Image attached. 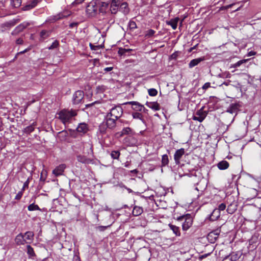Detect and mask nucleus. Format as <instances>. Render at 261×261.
I'll return each instance as SVG.
<instances>
[{
  "mask_svg": "<svg viewBox=\"0 0 261 261\" xmlns=\"http://www.w3.org/2000/svg\"><path fill=\"white\" fill-rule=\"evenodd\" d=\"M79 24V23L77 22H72L69 24V28H77Z\"/></svg>",
  "mask_w": 261,
  "mask_h": 261,
  "instance_id": "864d4df0",
  "label": "nucleus"
},
{
  "mask_svg": "<svg viewBox=\"0 0 261 261\" xmlns=\"http://www.w3.org/2000/svg\"><path fill=\"white\" fill-rule=\"evenodd\" d=\"M177 57V53L176 52L175 53H174L173 54H172L171 56V57L173 59H176Z\"/></svg>",
  "mask_w": 261,
  "mask_h": 261,
  "instance_id": "e2e57ef3",
  "label": "nucleus"
},
{
  "mask_svg": "<svg viewBox=\"0 0 261 261\" xmlns=\"http://www.w3.org/2000/svg\"><path fill=\"white\" fill-rule=\"evenodd\" d=\"M113 69V67H106L104 69V71L106 72H109L112 70Z\"/></svg>",
  "mask_w": 261,
  "mask_h": 261,
  "instance_id": "680f3d73",
  "label": "nucleus"
},
{
  "mask_svg": "<svg viewBox=\"0 0 261 261\" xmlns=\"http://www.w3.org/2000/svg\"><path fill=\"white\" fill-rule=\"evenodd\" d=\"M17 21L14 19L0 24V32L3 33L9 30L11 28L14 26Z\"/></svg>",
  "mask_w": 261,
  "mask_h": 261,
  "instance_id": "423d86ee",
  "label": "nucleus"
},
{
  "mask_svg": "<svg viewBox=\"0 0 261 261\" xmlns=\"http://www.w3.org/2000/svg\"><path fill=\"white\" fill-rule=\"evenodd\" d=\"M185 153V149L184 148H180L176 151L174 155V159L175 163L178 165L180 163V160L182 156Z\"/></svg>",
  "mask_w": 261,
  "mask_h": 261,
  "instance_id": "1a4fd4ad",
  "label": "nucleus"
},
{
  "mask_svg": "<svg viewBox=\"0 0 261 261\" xmlns=\"http://www.w3.org/2000/svg\"><path fill=\"white\" fill-rule=\"evenodd\" d=\"M76 130L79 133H86L88 130L87 125L86 123H80L77 126Z\"/></svg>",
  "mask_w": 261,
  "mask_h": 261,
  "instance_id": "6ab92c4d",
  "label": "nucleus"
},
{
  "mask_svg": "<svg viewBox=\"0 0 261 261\" xmlns=\"http://www.w3.org/2000/svg\"><path fill=\"white\" fill-rule=\"evenodd\" d=\"M30 25L29 22H24L19 25H18L16 28V30L18 32L22 31L24 29H25L27 27Z\"/></svg>",
  "mask_w": 261,
  "mask_h": 261,
  "instance_id": "7c9ffc66",
  "label": "nucleus"
},
{
  "mask_svg": "<svg viewBox=\"0 0 261 261\" xmlns=\"http://www.w3.org/2000/svg\"><path fill=\"white\" fill-rule=\"evenodd\" d=\"M210 254V253H207V254H204L203 255H202L200 256V259H203L204 258H205L207 256H208Z\"/></svg>",
  "mask_w": 261,
  "mask_h": 261,
  "instance_id": "0e129e2a",
  "label": "nucleus"
},
{
  "mask_svg": "<svg viewBox=\"0 0 261 261\" xmlns=\"http://www.w3.org/2000/svg\"><path fill=\"white\" fill-rule=\"evenodd\" d=\"M132 51H133V49H125V48H120L119 49L118 54L121 56H125L127 54V53H128V55Z\"/></svg>",
  "mask_w": 261,
  "mask_h": 261,
  "instance_id": "393cba45",
  "label": "nucleus"
},
{
  "mask_svg": "<svg viewBox=\"0 0 261 261\" xmlns=\"http://www.w3.org/2000/svg\"><path fill=\"white\" fill-rule=\"evenodd\" d=\"M178 20V18H175V19H171L168 22V24L171 25L173 30H175L177 28Z\"/></svg>",
  "mask_w": 261,
  "mask_h": 261,
  "instance_id": "a878e982",
  "label": "nucleus"
},
{
  "mask_svg": "<svg viewBox=\"0 0 261 261\" xmlns=\"http://www.w3.org/2000/svg\"><path fill=\"white\" fill-rule=\"evenodd\" d=\"M72 115H59V118L64 124L68 122L71 119Z\"/></svg>",
  "mask_w": 261,
  "mask_h": 261,
  "instance_id": "bb28decb",
  "label": "nucleus"
},
{
  "mask_svg": "<svg viewBox=\"0 0 261 261\" xmlns=\"http://www.w3.org/2000/svg\"><path fill=\"white\" fill-rule=\"evenodd\" d=\"M212 234H214L215 235H218L219 234V230H216L213 232H211L209 233V236H212Z\"/></svg>",
  "mask_w": 261,
  "mask_h": 261,
  "instance_id": "052dcab7",
  "label": "nucleus"
},
{
  "mask_svg": "<svg viewBox=\"0 0 261 261\" xmlns=\"http://www.w3.org/2000/svg\"><path fill=\"white\" fill-rule=\"evenodd\" d=\"M51 32L47 30H42L40 33V37L41 40H44L47 38L50 35Z\"/></svg>",
  "mask_w": 261,
  "mask_h": 261,
  "instance_id": "4be33fe9",
  "label": "nucleus"
},
{
  "mask_svg": "<svg viewBox=\"0 0 261 261\" xmlns=\"http://www.w3.org/2000/svg\"><path fill=\"white\" fill-rule=\"evenodd\" d=\"M120 152L119 151H112L111 153V157L114 159H118L120 156Z\"/></svg>",
  "mask_w": 261,
  "mask_h": 261,
  "instance_id": "4c0bfd02",
  "label": "nucleus"
},
{
  "mask_svg": "<svg viewBox=\"0 0 261 261\" xmlns=\"http://www.w3.org/2000/svg\"><path fill=\"white\" fill-rule=\"evenodd\" d=\"M143 212V210L142 207L138 206H135L133 208L132 213L134 216H138L142 214Z\"/></svg>",
  "mask_w": 261,
  "mask_h": 261,
  "instance_id": "412c9836",
  "label": "nucleus"
},
{
  "mask_svg": "<svg viewBox=\"0 0 261 261\" xmlns=\"http://www.w3.org/2000/svg\"><path fill=\"white\" fill-rule=\"evenodd\" d=\"M169 163L168 156L167 154H164L162 158V166H165Z\"/></svg>",
  "mask_w": 261,
  "mask_h": 261,
  "instance_id": "72a5a7b5",
  "label": "nucleus"
},
{
  "mask_svg": "<svg viewBox=\"0 0 261 261\" xmlns=\"http://www.w3.org/2000/svg\"><path fill=\"white\" fill-rule=\"evenodd\" d=\"M155 33V32L153 30L149 29V30H148L147 31L145 36L147 37H152L154 35Z\"/></svg>",
  "mask_w": 261,
  "mask_h": 261,
  "instance_id": "79ce46f5",
  "label": "nucleus"
},
{
  "mask_svg": "<svg viewBox=\"0 0 261 261\" xmlns=\"http://www.w3.org/2000/svg\"><path fill=\"white\" fill-rule=\"evenodd\" d=\"M33 8L32 6H31V5L30 3H29L27 5H25L24 7H23V10L24 11H28L31 9H32Z\"/></svg>",
  "mask_w": 261,
  "mask_h": 261,
  "instance_id": "8fccbe9b",
  "label": "nucleus"
},
{
  "mask_svg": "<svg viewBox=\"0 0 261 261\" xmlns=\"http://www.w3.org/2000/svg\"><path fill=\"white\" fill-rule=\"evenodd\" d=\"M106 90V87L103 85L98 86L96 87L97 93H102Z\"/></svg>",
  "mask_w": 261,
  "mask_h": 261,
  "instance_id": "37998d69",
  "label": "nucleus"
},
{
  "mask_svg": "<svg viewBox=\"0 0 261 261\" xmlns=\"http://www.w3.org/2000/svg\"><path fill=\"white\" fill-rule=\"evenodd\" d=\"M217 167L220 170H225L229 167V163L226 161H222L218 163Z\"/></svg>",
  "mask_w": 261,
  "mask_h": 261,
  "instance_id": "aec40b11",
  "label": "nucleus"
},
{
  "mask_svg": "<svg viewBox=\"0 0 261 261\" xmlns=\"http://www.w3.org/2000/svg\"><path fill=\"white\" fill-rule=\"evenodd\" d=\"M118 117L116 115H107L105 118L106 125L109 128H113L116 126V121Z\"/></svg>",
  "mask_w": 261,
  "mask_h": 261,
  "instance_id": "39448f33",
  "label": "nucleus"
},
{
  "mask_svg": "<svg viewBox=\"0 0 261 261\" xmlns=\"http://www.w3.org/2000/svg\"><path fill=\"white\" fill-rule=\"evenodd\" d=\"M98 3L97 1H92L90 2L86 7V12L90 17L95 16L98 12Z\"/></svg>",
  "mask_w": 261,
  "mask_h": 261,
  "instance_id": "f257e3e1",
  "label": "nucleus"
},
{
  "mask_svg": "<svg viewBox=\"0 0 261 261\" xmlns=\"http://www.w3.org/2000/svg\"><path fill=\"white\" fill-rule=\"evenodd\" d=\"M234 5V4H230L229 5H227V6H222V7H221L220 8V10H227L228 9H229L230 8H231Z\"/></svg>",
  "mask_w": 261,
  "mask_h": 261,
  "instance_id": "09e8293b",
  "label": "nucleus"
},
{
  "mask_svg": "<svg viewBox=\"0 0 261 261\" xmlns=\"http://www.w3.org/2000/svg\"><path fill=\"white\" fill-rule=\"evenodd\" d=\"M205 116L206 115H192L191 118H190L189 119H193L201 122L205 119Z\"/></svg>",
  "mask_w": 261,
  "mask_h": 261,
  "instance_id": "cd10ccee",
  "label": "nucleus"
},
{
  "mask_svg": "<svg viewBox=\"0 0 261 261\" xmlns=\"http://www.w3.org/2000/svg\"><path fill=\"white\" fill-rule=\"evenodd\" d=\"M204 60V57L196 58L192 60L189 64V68L194 67V66L197 65L199 63H200L201 61H203Z\"/></svg>",
  "mask_w": 261,
  "mask_h": 261,
  "instance_id": "2eb2a0df",
  "label": "nucleus"
},
{
  "mask_svg": "<svg viewBox=\"0 0 261 261\" xmlns=\"http://www.w3.org/2000/svg\"><path fill=\"white\" fill-rule=\"evenodd\" d=\"M84 92L82 90L76 91L72 96V103L74 105H78L84 102Z\"/></svg>",
  "mask_w": 261,
  "mask_h": 261,
  "instance_id": "7ed1b4c3",
  "label": "nucleus"
},
{
  "mask_svg": "<svg viewBox=\"0 0 261 261\" xmlns=\"http://www.w3.org/2000/svg\"><path fill=\"white\" fill-rule=\"evenodd\" d=\"M77 160L79 162L84 164H88L91 161L89 159H88L85 156L81 155H79L77 156Z\"/></svg>",
  "mask_w": 261,
  "mask_h": 261,
  "instance_id": "5701e85b",
  "label": "nucleus"
},
{
  "mask_svg": "<svg viewBox=\"0 0 261 261\" xmlns=\"http://www.w3.org/2000/svg\"><path fill=\"white\" fill-rule=\"evenodd\" d=\"M258 194L257 191L255 189H249L246 193L247 199H252L257 196Z\"/></svg>",
  "mask_w": 261,
  "mask_h": 261,
  "instance_id": "9d476101",
  "label": "nucleus"
},
{
  "mask_svg": "<svg viewBox=\"0 0 261 261\" xmlns=\"http://www.w3.org/2000/svg\"><path fill=\"white\" fill-rule=\"evenodd\" d=\"M111 0H107L106 2H101L100 1H97L98 3V12L105 13L107 12V10H108L109 2Z\"/></svg>",
  "mask_w": 261,
  "mask_h": 261,
  "instance_id": "0eeeda50",
  "label": "nucleus"
},
{
  "mask_svg": "<svg viewBox=\"0 0 261 261\" xmlns=\"http://www.w3.org/2000/svg\"><path fill=\"white\" fill-rule=\"evenodd\" d=\"M23 234L24 239H26V241L28 242V243H30L33 241L34 239V233L32 231H27Z\"/></svg>",
  "mask_w": 261,
  "mask_h": 261,
  "instance_id": "f3484780",
  "label": "nucleus"
},
{
  "mask_svg": "<svg viewBox=\"0 0 261 261\" xmlns=\"http://www.w3.org/2000/svg\"><path fill=\"white\" fill-rule=\"evenodd\" d=\"M134 135L127 136L123 140V143L127 146H135L138 144V140L133 136Z\"/></svg>",
  "mask_w": 261,
  "mask_h": 261,
  "instance_id": "20e7f679",
  "label": "nucleus"
},
{
  "mask_svg": "<svg viewBox=\"0 0 261 261\" xmlns=\"http://www.w3.org/2000/svg\"><path fill=\"white\" fill-rule=\"evenodd\" d=\"M27 253L30 256V257H33L35 255V253L34 251L33 248L29 245L27 246Z\"/></svg>",
  "mask_w": 261,
  "mask_h": 261,
  "instance_id": "f704fd0d",
  "label": "nucleus"
},
{
  "mask_svg": "<svg viewBox=\"0 0 261 261\" xmlns=\"http://www.w3.org/2000/svg\"><path fill=\"white\" fill-rule=\"evenodd\" d=\"M59 46V41L57 40H55L54 42H53L51 45L49 47H48V49L50 50L54 49L55 48H57Z\"/></svg>",
  "mask_w": 261,
  "mask_h": 261,
  "instance_id": "ea45409f",
  "label": "nucleus"
},
{
  "mask_svg": "<svg viewBox=\"0 0 261 261\" xmlns=\"http://www.w3.org/2000/svg\"><path fill=\"white\" fill-rule=\"evenodd\" d=\"M220 216V212L219 210L215 209L211 215H210V219L211 221L216 220Z\"/></svg>",
  "mask_w": 261,
  "mask_h": 261,
  "instance_id": "a211bd4d",
  "label": "nucleus"
},
{
  "mask_svg": "<svg viewBox=\"0 0 261 261\" xmlns=\"http://www.w3.org/2000/svg\"><path fill=\"white\" fill-rule=\"evenodd\" d=\"M123 113V109L122 107L120 106H117L111 109V111L110 113H108L107 114H122Z\"/></svg>",
  "mask_w": 261,
  "mask_h": 261,
  "instance_id": "4468645a",
  "label": "nucleus"
},
{
  "mask_svg": "<svg viewBox=\"0 0 261 261\" xmlns=\"http://www.w3.org/2000/svg\"><path fill=\"white\" fill-rule=\"evenodd\" d=\"M42 0H33L29 3L32 6L33 8H35L38 3H40Z\"/></svg>",
  "mask_w": 261,
  "mask_h": 261,
  "instance_id": "a18cd8bd",
  "label": "nucleus"
},
{
  "mask_svg": "<svg viewBox=\"0 0 261 261\" xmlns=\"http://www.w3.org/2000/svg\"><path fill=\"white\" fill-rule=\"evenodd\" d=\"M23 39L21 38H19L16 40V43L17 44H22L23 43Z\"/></svg>",
  "mask_w": 261,
  "mask_h": 261,
  "instance_id": "13d9d810",
  "label": "nucleus"
},
{
  "mask_svg": "<svg viewBox=\"0 0 261 261\" xmlns=\"http://www.w3.org/2000/svg\"><path fill=\"white\" fill-rule=\"evenodd\" d=\"M23 195V191H19L16 195L15 199L16 200H19L22 197V196Z\"/></svg>",
  "mask_w": 261,
  "mask_h": 261,
  "instance_id": "3c124183",
  "label": "nucleus"
},
{
  "mask_svg": "<svg viewBox=\"0 0 261 261\" xmlns=\"http://www.w3.org/2000/svg\"><path fill=\"white\" fill-rule=\"evenodd\" d=\"M128 26L131 31H134L137 28V25L135 21L132 20L129 21Z\"/></svg>",
  "mask_w": 261,
  "mask_h": 261,
  "instance_id": "e433bc0d",
  "label": "nucleus"
},
{
  "mask_svg": "<svg viewBox=\"0 0 261 261\" xmlns=\"http://www.w3.org/2000/svg\"><path fill=\"white\" fill-rule=\"evenodd\" d=\"M148 94L151 96H155L158 94V91L154 88H151L148 90Z\"/></svg>",
  "mask_w": 261,
  "mask_h": 261,
  "instance_id": "58836bf2",
  "label": "nucleus"
},
{
  "mask_svg": "<svg viewBox=\"0 0 261 261\" xmlns=\"http://www.w3.org/2000/svg\"><path fill=\"white\" fill-rule=\"evenodd\" d=\"M29 182V179H28L23 184V188L22 189V191H24L25 188L28 187Z\"/></svg>",
  "mask_w": 261,
  "mask_h": 261,
  "instance_id": "4d7b16f0",
  "label": "nucleus"
},
{
  "mask_svg": "<svg viewBox=\"0 0 261 261\" xmlns=\"http://www.w3.org/2000/svg\"><path fill=\"white\" fill-rule=\"evenodd\" d=\"M248 61L247 59H243L238 61L237 63L231 64L230 66V68H236L240 66L242 64L246 63Z\"/></svg>",
  "mask_w": 261,
  "mask_h": 261,
  "instance_id": "c756f323",
  "label": "nucleus"
},
{
  "mask_svg": "<svg viewBox=\"0 0 261 261\" xmlns=\"http://www.w3.org/2000/svg\"><path fill=\"white\" fill-rule=\"evenodd\" d=\"M28 210L29 211H41L39 206L37 204H35L34 203L30 204L28 206Z\"/></svg>",
  "mask_w": 261,
  "mask_h": 261,
  "instance_id": "2f4dec72",
  "label": "nucleus"
},
{
  "mask_svg": "<svg viewBox=\"0 0 261 261\" xmlns=\"http://www.w3.org/2000/svg\"><path fill=\"white\" fill-rule=\"evenodd\" d=\"M178 221H184L182 227L184 230H188L193 224V218L190 214L181 216L177 218Z\"/></svg>",
  "mask_w": 261,
  "mask_h": 261,
  "instance_id": "f03ea898",
  "label": "nucleus"
},
{
  "mask_svg": "<svg viewBox=\"0 0 261 261\" xmlns=\"http://www.w3.org/2000/svg\"><path fill=\"white\" fill-rule=\"evenodd\" d=\"M255 54V52H254V51H250L249 53V56H252V55H254Z\"/></svg>",
  "mask_w": 261,
  "mask_h": 261,
  "instance_id": "774afa93",
  "label": "nucleus"
},
{
  "mask_svg": "<svg viewBox=\"0 0 261 261\" xmlns=\"http://www.w3.org/2000/svg\"><path fill=\"white\" fill-rule=\"evenodd\" d=\"M90 45L91 48L92 49H95V48H97L98 47V46L92 45L91 44H90Z\"/></svg>",
  "mask_w": 261,
  "mask_h": 261,
  "instance_id": "338daca9",
  "label": "nucleus"
},
{
  "mask_svg": "<svg viewBox=\"0 0 261 261\" xmlns=\"http://www.w3.org/2000/svg\"><path fill=\"white\" fill-rule=\"evenodd\" d=\"M30 49H31L30 48H27V49H24V50H23V51H21L19 52V54H24V53H25L27 52V51H29V50H30Z\"/></svg>",
  "mask_w": 261,
  "mask_h": 261,
  "instance_id": "69168bd1",
  "label": "nucleus"
},
{
  "mask_svg": "<svg viewBox=\"0 0 261 261\" xmlns=\"http://www.w3.org/2000/svg\"><path fill=\"white\" fill-rule=\"evenodd\" d=\"M120 3L119 0H112L111 3V5H117L119 6L120 5Z\"/></svg>",
  "mask_w": 261,
  "mask_h": 261,
  "instance_id": "5fc2aeb1",
  "label": "nucleus"
},
{
  "mask_svg": "<svg viewBox=\"0 0 261 261\" xmlns=\"http://www.w3.org/2000/svg\"><path fill=\"white\" fill-rule=\"evenodd\" d=\"M135 133L132 128L129 127H124L120 132H117L115 134V137L117 138H121L124 135H134Z\"/></svg>",
  "mask_w": 261,
  "mask_h": 261,
  "instance_id": "6e6552de",
  "label": "nucleus"
},
{
  "mask_svg": "<svg viewBox=\"0 0 261 261\" xmlns=\"http://www.w3.org/2000/svg\"><path fill=\"white\" fill-rule=\"evenodd\" d=\"M146 105L149 108L158 111L160 109V105L157 102H147Z\"/></svg>",
  "mask_w": 261,
  "mask_h": 261,
  "instance_id": "dca6fc26",
  "label": "nucleus"
},
{
  "mask_svg": "<svg viewBox=\"0 0 261 261\" xmlns=\"http://www.w3.org/2000/svg\"><path fill=\"white\" fill-rule=\"evenodd\" d=\"M84 149L85 148H89L87 150V153L88 154L92 153H93V150H92V145L90 143L87 142L84 144Z\"/></svg>",
  "mask_w": 261,
  "mask_h": 261,
  "instance_id": "473e14b6",
  "label": "nucleus"
},
{
  "mask_svg": "<svg viewBox=\"0 0 261 261\" xmlns=\"http://www.w3.org/2000/svg\"><path fill=\"white\" fill-rule=\"evenodd\" d=\"M226 208V205L224 203L220 204L217 210H219L220 212L221 211H224Z\"/></svg>",
  "mask_w": 261,
  "mask_h": 261,
  "instance_id": "603ef678",
  "label": "nucleus"
},
{
  "mask_svg": "<svg viewBox=\"0 0 261 261\" xmlns=\"http://www.w3.org/2000/svg\"><path fill=\"white\" fill-rule=\"evenodd\" d=\"M57 114H76V112L75 110H73L72 109H71L70 110L68 109H63Z\"/></svg>",
  "mask_w": 261,
  "mask_h": 261,
  "instance_id": "c85d7f7f",
  "label": "nucleus"
},
{
  "mask_svg": "<svg viewBox=\"0 0 261 261\" xmlns=\"http://www.w3.org/2000/svg\"><path fill=\"white\" fill-rule=\"evenodd\" d=\"M67 15H64L63 13H60L58 14L57 15L54 16V20H58L59 19H61L66 17Z\"/></svg>",
  "mask_w": 261,
  "mask_h": 261,
  "instance_id": "a19ab883",
  "label": "nucleus"
},
{
  "mask_svg": "<svg viewBox=\"0 0 261 261\" xmlns=\"http://www.w3.org/2000/svg\"><path fill=\"white\" fill-rule=\"evenodd\" d=\"M230 259L232 261L236 260L239 258L238 254L233 253L230 255Z\"/></svg>",
  "mask_w": 261,
  "mask_h": 261,
  "instance_id": "49530a36",
  "label": "nucleus"
},
{
  "mask_svg": "<svg viewBox=\"0 0 261 261\" xmlns=\"http://www.w3.org/2000/svg\"><path fill=\"white\" fill-rule=\"evenodd\" d=\"M119 9H120V7L119 6L113 5L111 4L110 5V10L111 11L112 14H116V13L117 12L118 10Z\"/></svg>",
  "mask_w": 261,
  "mask_h": 261,
  "instance_id": "c9c22d12",
  "label": "nucleus"
},
{
  "mask_svg": "<svg viewBox=\"0 0 261 261\" xmlns=\"http://www.w3.org/2000/svg\"><path fill=\"white\" fill-rule=\"evenodd\" d=\"M65 167L66 166L64 164L60 165L53 171V173L56 176H59L62 175L64 172Z\"/></svg>",
  "mask_w": 261,
  "mask_h": 261,
  "instance_id": "9b49d317",
  "label": "nucleus"
},
{
  "mask_svg": "<svg viewBox=\"0 0 261 261\" xmlns=\"http://www.w3.org/2000/svg\"><path fill=\"white\" fill-rule=\"evenodd\" d=\"M240 106L237 103H232L228 108L227 112L229 113H236L237 114L239 109Z\"/></svg>",
  "mask_w": 261,
  "mask_h": 261,
  "instance_id": "ddd939ff",
  "label": "nucleus"
},
{
  "mask_svg": "<svg viewBox=\"0 0 261 261\" xmlns=\"http://www.w3.org/2000/svg\"><path fill=\"white\" fill-rule=\"evenodd\" d=\"M210 83L208 82L205 83L202 86V89L205 90L207 89L210 87Z\"/></svg>",
  "mask_w": 261,
  "mask_h": 261,
  "instance_id": "6e6d98bb",
  "label": "nucleus"
},
{
  "mask_svg": "<svg viewBox=\"0 0 261 261\" xmlns=\"http://www.w3.org/2000/svg\"><path fill=\"white\" fill-rule=\"evenodd\" d=\"M119 7H120V9L122 8L126 9L127 7V5L126 3H123L121 4L120 6H119Z\"/></svg>",
  "mask_w": 261,
  "mask_h": 261,
  "instance_id": "bf43d9fd",
  "label": "nucleus"
},
{
  "mask_svg": "<svg viewBox=\"0 0 261 261\" xmlns=\"http://www.w3.org/2000/svg\"><path fill=\"white\" fill-rule=\"evenodd\" d=\"M169 226L176 236H179L180 235V232L178 227L171 224H169Z\"/></svg>",
  "mask_w": 261,
  "mask_h": 261,
  "instance_id": "b1692460",
  "label": "nucleus"
},
{
  "mask_svg": "<svg viewBox=\"0 0 261 261\" xmlns=\"http://www.w3.org/2000/svg\"><path fill=\"white\" fill-rule=\"evenodd\" d=\"M231 206H232V205L230 204L228 206V207H227V208L226 210L227 212L229 214H232V213H233L234 212V211H236V210L235 208H231Z\"/></svg>",
  "mask_w": 261,
  "mask_h": 261,
  "instance_id": "de8ad7c7",
  "label": "nucleus"
},
{
  "mask_svg": "<svg viewBox=\"0 0 261 261\" xmlns=\"http://www.w3.org/2000/svg\"><path fill=\"white\" fill-rule=\"evenodd\" d=\"M34 127L33 125H30L26 127L24 129V132L27 133H30L34 131Z\"/></svg>",
  "mask_w": 261,
  "mask_h": 261,
  "instance_id": "c03bdc74",
  "label": "nucleus"
},
{
  "mask_svg": "<svg viewBox=\"0 0 261 261\" xmlns=\"http://www.w3.org/2000/svg\"><path fill=\"white\" fill-rule=\"evenodd\" d=\"M15 242L17 245H24L25 243H28L26 239H24L22 233H19L16 237Z\"/></svg>",
  "mask_w": 261,
  "mask_h": 261,
  "instance_id": "f8f14e48",
  "label": "nucleus"
}]
</instances>
